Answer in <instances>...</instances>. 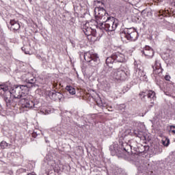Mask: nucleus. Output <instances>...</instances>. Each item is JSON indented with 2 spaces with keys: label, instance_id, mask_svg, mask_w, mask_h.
Wrapping results in <instances>:
<instances>
[{
  "label": "nucleus",
  "instance_id": "34",
  "mask_svg": "<svg viewBox=\"0 0 175 175\" xmlns=\"http://www.w3.org/2000/svg\"><path fill=\"white\" fill-rule=\"evenodd\" d=\"M108 110L109 111H113V110H111V109H109Z\"/></svg>",
  "mask_w": 175,
  "mask_h": 175
},
{
  "label": "nucleus",
  "instance_id": "18",
  "mask_svg": "<svg viewBox=\"0 0 175 175\" xmlns=\"http://www.w3.org/2000/svg\"><path fill=\"white\" fill-rule=\"evenodd\" d=\"M27 85L28 89L31 88V87H33V85L36 83V78L32 77L31 79H29V82H26Z\"/></svg>",
  "mask_w": 175,
  "mask_h": 175
},
{
  "label": "nucleus",
  "instance_id": "16",
  "mask_svg": "<svg viewBox=\"0 0 175 175\" xmlns=\"http://www.w3.org/2000/svg\"><path fill=\"white\" fill-rule=\"evenodd\" d=\"M114 151H115L116 154L118 155V157H124V155H125V152H126L122 146H120V148H119L114 149Z\"/></svg>",
  "mask_w": 175,
  "mask_h": 175
},
{
  "label": "nucleus",
  "instance_id": "20",
  "mask_svg": "<svg viewBox=\"0 0 175 175\" xmlns=\"http://www.w3.org/2000/svg\"><path fill=\"white\" fill-rule=\"evenodd\" d=\"M150 150V147L148 146H142L141 148L139 149V152L141 154L144 152V154H147V152Z\"/></svg>",
  "mask_w": 175,
  "mask_h": 175
},
{
  "label": "nucleus",
  "instance_id": "7",
  "mask_svg": "<svg viewBox=\"0 0 175 175\" xmlns=\"http://www.w3.org/2000/svg\"><path fill=\"white\" fill-rule=\"evenodd\" d=\"M105 62L107 66H110L109 65L114 64V62L122 64V62H125V55L120 52H115L106 59Z\"/></svg>",
  "mask_w": 175,
  "mask_h": 175
},
{
  "label": "nucleus",
  "instance_id": "35",
  "mask_svg": "<svg viewBox=\"0 0 175 175\" xmlns=\"http://www.w3.org/2000/svg\"><path fill=\"white\" fill-rule=\"evenodd\" d=\"M27 175H28V174Z\"/></svg>",
  "mask_w": 175,
  "mask_h": 175
},
{
  "label": "nucleus",
  "instance_id": "12",
  "mask_svg": "<svg viewBox=\"0 0 175 175\" xmlns=\"http://www.w3.org/2000/svg\"><path fill=\"white\" fill-rule=\"evenodd\" d=\"M153 68V75H159L163 72V68L161 66L159 61L156 60L154 66H152Z\"/></svg>",
  "mask_w": 175,
  "mask_h": 175
},
{
  "label": "nucleus",
  "instance_id": "10",
  "mask_svg": "<svg viewBox=\"0 0 175 175\" xmlns=\"http://www.w3.org/2000/svg\"><path fill=\"white\" fill-rule=\"evenodd\" d=\"M139 96H142V100H144L146 96H147L148 99H150V107H152V106H154V100L157 99V96H155V92L152 90H145L144 92H141L139 93Z\"/></svg>",
  "mask_w": 175,
  "mask_h": 175
},
{
  "label": "nucleus",
  "instance_id": "27",
  "mask_svg": "<svg viewBox=\"0 0 175 175\" xmlns=\"http://www.w3.org/2000/svg\"><path fill=\"white\" fill-rule=\"evenodd\" d=\"M140 2V0H133V3L134 5H136L137 3H139Z\"/></svg>",
  "mask_w": 175,
  "mask_h": 175
},
{
  "label": "nucleus",
  "instance_id": "23",
  "mask_svg": "<svg viewBox=\"0 0 175 175\" xmlns=\"http://www.w3.org/2000/svg\"><path fill=\"white\" fill-rule=\"evenodd\" d=\"M9 146H10V144H8L5 141H2L1 143H0V147L1 148H3L5 149L6 148V147H9Z\"/></svg>",
  "mask_w": 175,
  "mask_h": 175
},
{
  "label": "nucleus",
  "instance_id": "26",
  "mask_svg": "<svg viewBox=\"0 0 175 175\" xmlns=\"http://www.w3.org/2000/svg\"><path fill=\"white\" fill-rule=\"evenodd\" d=\"M170 131L172 133H175V126H170Z\"/></svg>",
  "mask_w": 175,
  "mask_h": 175
},
{
  "label": "nucleus",
  "instance_id": "11",
  "mask_svg": "<svg viewBox=\"0 0 175 175\" xmlns=\"http://www.w3.org/2000/svg\"><path fill=\"white\" fill-rule=\"evenodd\" d=\"M142 53L144 54L146 58H152L154 57V49L150 46H146L142 51Z\"/></svg>",
  "mask_w": 175,
  "mask_h": 175
},
{
  "label": "nucleus",
  "instance_id": "17",
  "mask_svg": "<svg viewBox=\"0 0 175 175\" xmlns=\"http://www.w3.org/2000/svg\"><path fill=\"white\" fill-rule=\"evenodd\" d=\"M32 77H35L32 76V75H31L29 73L25 74L22 76V79H23V81H25V83L29 82V80H31V79H32Z\"/></svg>",
  "mask_w": 175,
  "mask_h": 175
},
{
  "label": "nucleus",
  "instance_id": "15",
  "mask_svg": "<svg viewBox=\"0 0 175 175\" xmlns=\"http://www.w3.org/2000/svg\"><path fill=\"white\" fill-rule=\"evenodd\" d=\"M122 148L124 150L125 152H129L131 150H132V145L129 144L126 142H124L121 144Z\"/></svg>",
  "mask_w": 175,
  "mask_h": 175
},
{
  "label": "nucleus",
  "instance_id": "4",
  "mask_svg": "<svg viewBox=\"0 0 175 175\" xmlns=\"http://www.w3.org/2000/svg\"><path fill=\"white\" fill-rule=\"evenodd\" d=\"M121 39H126L130 42H135L139 38V33L133 27L124 28L120 30Z\"/></svg>",
  "mask_w": 175,
  "mask_h": 175
},
{
  "label": "nucleus",
  "instance_id": "33",
  "mask_svg": "<svg viewBox=\"0 0 175 175\" xmlns=\"http://www.w3.org/2000/svg\"><path fill=\"white\" fill-rule=\"evenodd\" d=\"M22 50H23V51H24V50H25V49L24 47H22Z\"/></svg>",
  "mask_w": 175,
  "mask_h": 175
},
{
  "label": "nucleus",
  "instance_id": "14",
  "mask_svg": "<svg viewBox=\"0 0 175 175\" xmlns=\"http://www.w3.org/2000/svg\"><path fill=\"white\" fill-rule=\"evenodd\" d=\"M10 29H12V31H18V29H20V23H18V21H15V20H11L10 21Z\"/></svg>",
  "mask_w": 175,
  "mask_h": 175
},
{
  "label": "nucleus",
  "instance_id": "31",
  "mask_svg": "<svg viewBox=\"0 0 175 175\" xmlns=\"http://www.w3.org/2000/svg\"><path fill=\"white\" fill-rule=\"evenodd\" d=\"M165 94L169 96V93L167 92H165Z\"/></svg>",
  "mask_w": 175,
  "mask_h": 175
},
{
  "label": "nucleus",
  "instance_id": "29",
  "mask_svg": "<svg viewBox=\"0 0 175 175\" xmlns=\"http://www.w3.org/2000/svg\"><path fill=\"white\" fill-rule=\"evenodd\" d=\"M38 135V134H36V132H33V133H32V137H34V138H35V137H37Z\"/></svg>",
  "mask_w": 175,
  "mask_h": 175
},
{
  "label": "nucleus",
  "instance_id": "32",
  "mask_svg": "<svg viewBox=\"0 0 175 175\" xmlns=\"http://www.w3.org/2000/svg\"><path fill=\"white\" fill-rule=\"evenodd\" d=\"M25 54H29V51H25Z\"/></svg>",
  "mask_w": 175,
  "mask_h": 175
},
{
  "label": "nucleus",
  "instance_id": "5",
  "mask_svg": "<svg viewBox=\"0 0 175 175\" xmlns=\"http://www.w3.org/2000/svg\"><path fill=\"white\" fill-rule=\"evenodd\" d=\"M94 15L96 18V23H97L96 27L99 25V23H105V21L107 20L108 17H110L109 14L106 12V10L100 7H96L94 8Z\"/></svg>",
  "mask_w": 175,
  "mask_h": 175
},
{
  "label": "nucleus",
  "instance_id": "13",
  "mask_svg": "<svg viewBox=\"0 0 175 175\" xmlns=\"http://www.w3.org/2000/svg\"><path fill=\"white\" fill-rule=\"evenodd\" d=\"M139 162H140V165H139V163L136 162V165L138 167V170H139L142 173H144V172L147 173L149 171L148 166H150V165L148 163H144V162H143V161L142 160Z\"/></svg>",
  "mask_w": 175,
  "mask_h": 175
},
{
  "label": "nucleus",
  "instance_id": "24",
  "mask_svg": "<svg viewBox=\"0 0 175 175\" xmlns=\"http://www.w3.org/2000/svg\"><path fill=\"white\" fill-rule=\"evenodd\" d=\"M50 95H52V96H57V98H62V94L57 92H51Z\"/></svg>",
  "mask_w": 175,
  "mask_h": 175
},
{
  "label": "nucleus",
  "instance_id": "28",
  "mask_svg": "<svg viewBox=\"0 0 175 175\" xmlns=\"http://www.w3.org/2000/svg\"><path fill=\"white\" fill-rule=\"evenodd\" d=\"M165 79L167 81H169L170 80V76L169 75H166L165 77Z\"/></svg>",
  "mask_w": 175,
  "mask_h": 175
},
{
  "label": "nucleus",
  "instance_id": "19",
  "mask_svg": "<svg viewBox=\"0 0 175 175\" xmlns=\"http://www.w3.org/2000/svg\"><path fill=\"white\" fill-rule=\"evenodd\" d=\"M66 90L68 92H69V94H70V95H75L76 94V90L75 89V88L70 85H67L66 87Z\"/></svg>",
  "mask_w": 175,
  "mask_h": 175
},
{
  "label": "nucleus",
  "instance_id": "2",
  "mask_svg": "<svg viewBox=\"0 0 175 175\" xmlns=\"http://www.w3.org/2000/svg\"><path fill=\"white\" fill-rule=\"evenodd\" d=\"M106 75L110 76L113 80H120V81H125L129 77V72L124 70L113 69L109 66L105 67L104 69Z\"/></svg>",
  "mask_w": 175,
  "mask_h": 175
},
{
  "label": "nucleus",
  "instance_id": "25",
  "mask_svg": "<svg viewBox=\"0 0 175 175\" xmlns=\"http://www.w3.org/2000/svg\"><path fill=\"white\" fill-rule=\"evenodd\" d=\"M138 75L142 77H145V76H146V73L143 71V70H139V71H138Z\"/></svg>",
  "mask_w": 175,
  "mask_h": 175
},
{
  "label": "nucleus",
  "instance_id": "8",
  "mask_svg": "<svg viewBox=\"0 0 175 175\" xmlns=\"http://www.w3.org/2000/svg\"><path fill=\"white\" fill-rule=\"evenodd\" d=\"M45 168L46 172H51L53 170H55L57 167H58V164L55 162L54 157L51 156V154H48L45 159Z\"/></svg>",
  "mask_w": 175,
  "mask_h": 175
},
{
  "label": "nucleus",
  "instance_id": "9",
  "mask_svg": "<svg viewBox=\"0 0 175 175\" xmlns=\"http://www.w3.org/2000/svg\"><path fill=\"white\" fill-rule=\"evenodd\" d=\"M82 31L88 37V40H91L92 42L96 40V30L92 29V28L88 27L87 25H83Z\"/></svg>",
  "mask_w": 175,
  "mask_h": 175
},
{
  "label": "nucleus",
  "instance_id": "6",
  "mask_svg": "<svg viewBox=\"0 0 175 175\" xmlns=\"http://www.w3.org/2000/svg\"><path fill=\"white\" fill-rule=\"evenodd\" d=\"M83 57L85 61L89 62V65L90 66H93L94 68H96V66H98L100 62L98 54L92 53L91 51L85 53Z\"/></svg>",
  "mask_w": 175,
  "mask_h": 175
},
{
  "label": "nucleus",
  "instance_id": "22",
  "mask_svg": "<svg viewBox=\"0 0 175 175\" xmlns=\"http://www.w3.org/2000/svg\"><path fill=\"white\" fill-rule=\"evenodd\" d=\"M52 131H55L57 135H62V129L60 126H56L54 129H52Z\"/></svg>",
  "mask_w": 175,
  "mask_h": 175
},
{
  "label": "nucleus",
  "instance_id": "30",
  "mask_svg": "<svg viewBox=\"0 0 175 175\" xmlns=\"http://www.w3.org/2000/svg\"><path fill=\"white\" fill-rule=\"evenodd\" d=\"M129 133H131V130H126L125 132V136H126V135H129Z\"/></svg>",
  "mask_w": 175,
  "mask_h": 175
},
{
  "label": "nucleus",
  "instance_id": "3",
  "mask_svg": "<svg viewBox=\"0 0 175 175\" xmlns=\"http://www.w3.org/2000/svg\"><path fill=\"white\" fill-rule=\"evenodd\" d=\"M117 27H118V20L113 16H109L104 23L98 22L97 28L102 31H106V32H114L117 29Z\"/></svg>",
  "mask_w": 175,
  "mask_h": 175
},
{
  "label": "nucleus",
  "instance_id": "21",
  "mask_svg": "<svg viewBox=\"0 0 175 175\" xmlns=\"http://www.w3.org/2000/svg\"><path fill=\"white\" fill-rule=\"evenodd\" d=\"M162 144L165 146V147H168L169 144H170V139L169 138L165 137L162 139Z\"/></svg>",
  "mask_w": 175,
  "mask_h": 175
},
{
  "label": "nucleus",
  "instance_id": "1",
  "mask_svg": "<svg viewBox=\"0 0 175 175\" xmlns=\"http://www.w3.org/2000/svg\"><path fill=\"white\" fill-rule=\"evenodd\" d=\"M10 89L8 83L0 85V95L3 96L8 107L18 109L21 105L22 107L26 109H39L38 104L28 99V85H15Z\"/></svg>",
  "mask_w": 175,
  "mask_h": 175
}]
</instances>
